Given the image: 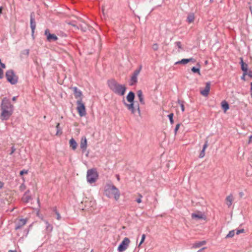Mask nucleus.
Listing matches in <instances>:
<instances>
[{
  "label": "nucleus",
  "instance_id": "nucleus-12",
  "mask_svg": "<svg viewBox=\"0 0 252 252\" xmlns=\"http://www.w3.org/2000/svg\"><path fill=\"white\" fill-rule=\"evenodd\" d=\"M80 147L82 150V153H84L87 148V140L85 136L81 137L80 143Z\"/></svg>",
  "mask_w": 252,
  "mask_h": 252
},
{
  "label": "nucleus",
  "instance_id": "nucleus-19",
  "mask_svg": "<svg viewBox=\"0 0 252 252\" xmlns=\"http://www.w3.org/2000/svg\"><path fill=\"white\" fill-rule=\"evenodd\" d=\"M240 60H241L240 64L241 65L242 70L244 71V72H247L248 66V64L247 63H245L243 62V60L242 58H240Z\"/></svg>",
  "mask_w": 252,
  "mask_h": 252
},
{
  "label": "nucleus",
  "instance_id": "nucleus-56",
  "mask_svg": "<svg viewBox=\"0 0 252 252\" xmlns=\"http://www.w3.org/2000/svg\"><path fill=\"white\" fill-rule=\"evenodd\" d=\"M102 11L103 15H104L105 14V13H104V8L103 7H102Z\"/></svg>",
  "mask_w": 252,
  "mask_h": 252
},
{
  "label": "nucleus",
  "instance_id": "nucleus-2",
  "mask_svg": "<svg viewBox=\"0 0 252 252\" xmlns=\"http://www.w3.org/2000/svg\"><path fill=\"white\" fill-rule=\"evenodd\" d=\"M107 85L110 90L115 94L120 96L125 94L126 89L125 85L120 84L113 79L108 80Z\"/></svg>",
  "mask_w": 252,
  "mask_h": 252
},
{
  "label": "nucleus",
  "instance_id": "nucleus-32",
  "mask_svg": "<svg viewBox=\"0 0 252 252\" xmlns=\"http://www.w3.org/2000/svg\"><path fill=\"white\" fill-rule=\"evenodd\" d=\"M191 71L194 73H198L200 74V69L199 68H196L195 67H193L191 68Z\"/></svg>",
  "mask_w": 252,
  "mask_h": 252
},
{
  "label": "nucleus",
  "instance_id": "nucleus-24",
  "mask_svg": "<svg viewBox=\"0 0 252 252\" xmlns=\"http://www.w3.org/2000/svg\"><path fill=\"white\" fill-rule=\"evenodd\" d=\"M92 206H84V207L82 208H80V210L85 211H88L89 213L92 212Z\"/></svg>",
  "mask_w": 252,
  "mask_h": 252
},
{
  "label": "nucleus",
  "instance_id": "nucleus-51",
  "mask_svg": "<svg viewBox=\"0 0 252 252\" xmlns=\"http://www.w3.org/2000/svg\"><path fill=\"white\" fill-rule=\"evenodd\" d=\"M57 216V219L60 220L61 218L60 215L58 213H56Z\"/></svg>",
  "mask_w": 252,
  "mask_h": 252
},
{
  "label": "nucleus",
  "instance_id": "nucleus-20",
  "mask_svg": "<svg viewBox=\"0 0 252 252\" xmlns=\"http://www.w3.org/2000/svg\"><path fill=\"white\" fill-rule=\"evenodd\" d=\"M69 145L73 150H75L76 149L77 144L73 138H71L69 140Z\"/></svg>",
  "mask_w": 252,
  "mask_h": 252
},
{
  "label": "nucleus",
  "instance_id": "nucleus-9",
  "mask_svg": "<svg viewBox=\"0 0 252 252\" xmlns=\"http://www.w3.org/2000/svg\"><path fill=\"white\" fill-rule=\"evenodd\" d=\"M141 68L142 66H140L138 69H137L135 70H134L130 78V86H133L137 82V76L139 74L141 70Z\"/></svg>",
  "mask_w": 252,
  "mask_h": 252
},
{
  "label": "nucleus",
  "instance_id": "nucleus-48",
  "mask_svg": "<svg viewBox=\"0 0 252 252\" xmlns=\"http://www.w3.org/2000/svg\"><path fill=\"white\" fill-rule=\"evenodd\" d=\"M24 52H25V54H26L27 56H28L29 54V49H26L24 51Z\"/></svg>",
  "mask_w": 252,
  "mask_h": 252
},
{
  "label": "nucleus",
  "instance_id": "nucleus-3",
  "mask_svg": "<svg viewBox=\"0 0 252 252\" xmlns=\"http://www.w3.org/2000/svg\"><path fill=\"white\" fill-rule=\"evenodd\" d=\"M104 193L110 198L114 197L116 200H118L120 196L118 189L112 184H107L106 185Z\"/></svg>",
  "mask_w": 252,
  "mask_h": 252
},
{
  "label": "nucleus",
  "instance_id": "nucleus-22",
  "mask_svg": "<svg viewBox=\"0 0 252 252\" xmlns=\"http://www.w3.org/2000/svg\"><path fill=\"white\" fill-rule=\"evenodd\" d=\"M206 243V242L205 241L197 242L193 244V247L194 248H198L201 247L202 246L205 245Z\"/></svg>",
  "mask_w": 252,
  "mask_h": 252
},
{
  "label": "nucleus",
  "instance_id": "nucleus-57",
  "mask_svg": "<svg viewBox=\"0 0 252 252\" xmlns=\"http://www.w3.org/2000/svg\"><path fill=\"white\" fill-rule=\"evenodd\" d=\"M8 252H17L16 250H9Z\"/></svg>",
  "mask_w": 252,
  "mask_h": 252
},
{
  "label": "nucleus",
  "instance_id": "nucleus-35",
  "mask_svg": "<svg viewBox=\"0 0 252 252\" xmlns=\"http://www.w3.org/2000/svg\"><path fill=\"white\" fill-rule=\"evenodd\" d=\"M168 117L170 120V122L171 123V124H173L174 123V121H173V113H171L169 115H168Z\"/></svg>",
  "mask_w": 252,
  "mask_h": 252
},
{
  "label": "nucleus",
  "instance_id": "nucleus-28",
  "mask_svg": "<svg viewBox=\"0 0 252 252\" xmlns=\"http://www.w3.org/2000/svg\"><path fill=\"white\" fill-rule=\"evenodd\" d=\"M79 27H80L81 30L84 32L86 31V30L87 29V25L84 23H83V24H80Z\"/></svg>",
  "mask_w": 252,
  "mask_h": 252
},
{
  "label": "nucleus",
  "instance_id": "nucleus-7",
  "mask_svg": "<svg viewBox=\"0 0 252 252\" xmlns=\"http://www.w3.org/2000/svg\"><path fill=\"white\" fill-rule=\"evenodd\" d=\"M77 110L80 117L85 116L86 115V108L82 100H77Z\"/></svg>",
  "mask_w": 252,
  "mask_h": 252
},
{
  "label": "nucleus",
  "instance_id": "nucleus-39",
  "mask_svg": "<svg viewBox=\"0 0 252 252\" xmlns=\"http://www.w3.org/2000/svg\"><path fill=\"white\" fill-rule=\"evenodd\" d=\"M47 229L48 231L51 232L53 229V227L51 225H50L49 224H48V225L47 226Z\"/></svg>",
  "mask_w": 252,
  "mask_h": 252
},
{
  "label": "nucleus",
  "instance_id": "nucleus-33",
  "mask_svg": "<svg viewBox=\"0 0 252 252\" xmlns=\"http://www.w3.org/2000/svg\"><path fill=\"white\" fill-rule=\"evenodd\" d=\"M56 128H57V133H56V135H58L59 134H61L62 133V131L61 130V129H60V124L59 123H58L57 126H56Z\"/></svg>",
  "mask_w": 252,
  "mask_h": 252
},
{
  "label": "nucleus",
  "instance_id": "nucleus-16",
  "mask_svg": "<svg viewBox=\"0 0 252 252\" xmlns=\"http://www.w3.org/2000/svg\"><path fill=\"white\" fill-rule=\"evenodd\" d=\"M28 220L27 219H20L17 220L16 225L15 226L16 229H18L25 225Z\"/></svg>",
  "mask_w": 252,
  "mask_h": 252
},
{
  "label": "nucleus",
  "instance_id": "nucleus-50",
  "mask_svg": "<svg viewBox=\"0 0 252 252\" xmlns=\"http://www.w3.org/2000/svg\"><path fill=\"white\" fill-rule=\"evenodd\" d=\"M247 74H248L250 77H252V72L249 71Z\"/></svg>",
  "mask_w": 252,
  "mask_h": 252
},
{
  "label": "nucleus",
  "instance_id": "nucleus-8",
  "mask_svg": "<svg viewBox=\"0 0 252 252\" xmlns=\"http://www.w3.org/2000/svg\"><path fill=\"white\" fill-rule=\"evenodd\" d=\"M130 242V241L129 239L127 237H125L119 246L118 248V251L122 252L126 251L128 247Z\"/></svg>",
  "mask_w": 252,
  "mask_h": 252
},
{
  "label": "nucleus",
  "instance_id": "nucleus-44",
  "mask_svg": "<svg viewBox=\"0 0 252 252\" xmlns=\"http://www.w3.org/2000/svg\"><path fill=\"white\" fill-rule=\"evenodd\" d=\"M247 72H244L243 76L241 77L242 80H245V76L247 75Z\"/></svg>",
  "mask_w": 252,
  "mask_h": 252
},
{
  "label": "nucleus",
  "instance_id": "nucleus-10",
  "mask_svg": "<svg viewBox=\"0 0 252 252\" xmlns=\"http://www.w3.org/2000/svg\"><path fill=\"white\" fill-rule=\"evenodd\" d=\"M191 218L192 219L195 220H205L206 219V216L205 214V213L197 211L191 214Z\"/></svg>",
  "mask_w": 252,
  "mask_h": 252
},
{
  "label": "nucleus",
  "instance_id": "nucleus-21",
  "mask_svg": "<svg viewBox=\"0 0 252 252\" xmlns=\"http://www.w3.org/2000/svg\"><path fill=\"white\" fill-rule=\"evenodd\" d=\"M221 107L225 112L229 108V104L225 100H223L221 102Z\"/></svg>",
  "mask_w": 252,
  "mask_h": 252
},
{
  "label": "nucleus",
  "instance_id": "nucleus-29",
  "mask_svg": "<svg viewBox=\"0 0 252 252\" xmlns=\"http://www.w3.org/2000/svg\"><path fill=\"white\" fill-rule=\"evenodd\" d=\"M188 63H189L188 59H183L181 60L180 61L177 62L176 63L186 64Z\"/></svg>",
  "mask_w": 252,
  "mask_h": 252
},
{
  "label": "nucleus",
  "instance_id": "nucleus-36",
  "mask_svg": "<svg viewBox=\"0 0 252 252\" xmlns=\"http://www.w3.org/2000/svg\"><path fill=\"white\" fill-rule=\"evenodd\" d=\"M152 49L154 51H157L158 49V45L157 43H154L152 45Z\"/></svg>",
  "mask_w": 252,
  "mask_h": 252
},
{
  "label": "nucleus",
  "instance_id": "nucleus-59",
  "mask_svg": "<svg viewBox=\"0 0 252 252\" xmlns=\"http://www.w3.org/2000/svg\"><path fill=\"white\" fill-rule=\"evenodd\" d=\"M251 91L252 92V82L251 83Z\"/></svg>",
  "mask_w": 252,
  "mask_h": 252
},
{
  "label": "nucleus",
  "instance_id": "nucleus-43",
  "mask_svg": "<svg viewBox=\"0 0 252 252\" xmlns=\"http://www.w3.org/2000/svg\"><path fill=\"white\" fill-rule=\"evenodd\" d=\"M0 68H1V69H2V68H5V64H4L3 63H0Z\"/></svg>",
  "mask_w": 252,
  "mask_h": 252
},
{
  "label": "nucleus",
  "instance_id": "nucleus-40",
  "mask_svg": "<svg viewBox=\"0 0 252 252\" xmlns=\"http://www.w3.org/2000/svg\"><path fill=\"white\" fill-rule=\"evenodd\" d=\"M15 150L16 149L14 147V146H12L11 148V152L10 153V155H12V154H13L15 152Z\"/></svg>",
  "mask_w": 252,
  "mask_h": 252
},
{
  "label": "nucleus",
  "instance_id": "nucleus-26",
  "mask_svg": "<svg viewBox=\"0 0 252 252\" xmlns=\"http://www.w3.org/2000/svg\"><path fill=\"white\" fill-rule=\"evenodd\" d=\"M227 203H229V205H231L233 200V197L232 194H230L226 198Z\"/></svg>",
  "mask_w": 252,
  "mask_h": 252
},
{
  "label": "nucleus",
  "instance_id": "nucleus-15",
  "mask_svg": "<svg viewBox=\"0 0 252 252\" xmlns=\"http://www.w3.org/2000/svg\"><path fill=\"white\" fill-rule=\"evenodd\" d=\"M30 26L32 29V34L34 33L36 28V23L34 19V14L33 13L31 14Z\"/></svg>",
  "mask_w": 252,
  "mask_h": 252
},
{
  "label": "nucleus",
  "instance_id": "nucleus-52",
  "mask_svg": "<svg viewBox=\"0 0 252 252\" xmlns=\"http://www.w3.org/2000/svg\"><path fill=\"white\" fill-rule=\"evenodd\" d=\"M3 186V184L0 181V189L2 188Z\"/></svg>",
  "mask_w": 252,
  "mask_h": 252
},
{
  "label": "nucleus",
  "instance_id": "nucleus-6",
  "mask_svg": "<svg viewBox=\"0 0 252 252\" xmlns=\"http://www.w3.org/2000/svg\"><path fill=\"white\" fill-rule=\"evenodd\" d=\"M5 76L7 81L12 85L16 84L18 82V77L12 70H7L6 72Z\"/></svg>",
  "mask_w": 252,
  "mask_h": 252
},
{
  "label": "nucleus",
  "instance_id": "nucleus-5",
  "mask_svg": "<svg viewBox=\"0 0 252 252\" xmlns=\"http://www.w3.org/2000/svg\"><path fill=\"white\" fill-rule=\"evenodd\" d=\"M98 178V174L95 169H90L87 171V180L90 184L95 183Z\"/></svg>",
  "mask_w": 252,
  "mask_h": 252
},
{
  "label": "nucleus",
  "instance_id": "nucleus-42",
  "mask_svg": "<svg viewBox=\"0 0 252 252\" xmlns=\"http://www.w3.org/2000/svg\"><path fill=\"white\" fill-rule=\"evenodd\" d=\"M3 72L2 69H1V68H0V79L2 78L3 77Z\"/></svg>",
  "mask_w": 252,
  "mask_h": 252
},
{
  "label": "nucleus",
  "instance_id": "nucleus-34",
  "mask_svg": "<svg viewBox=\"0 0 252 252\" xmlns=\"http://www.w3.org/2000/svg\"><path fill=\"white\" fill-rule=\"evenodd\" d=\"M235 234V232L234 230L230 231L229 233L227 235L226 237L227 238H230L234 236Z\"/></svg>",
  "mask_w": 252,
  "mask_h": 252
},
{
  "label": "nucleus",
  "instance_id": "nucleus-11",
  "mask_svg": "<svg viewBox=\"0 0 252 252\" xmlns=\"http://www.w3.org/2000/svg\"><path fill=\"white\" fill-rule=\"evenodd\" d=\"M45 35L46 36L47 40L49 42L56 41L58 40V37L54 34H51L49 29H46L45 31Z\"/></svg>",
  "mask_w": 252,
  "mask_h": 252
},
{
  "label": "nucleus",
  "instance_id": "nucleus-18",
  "mask_svg": "<svg viewBox=\"0 0 252 252\" xmlns=\"http://www.w3.org/2000/svg\"><path fill=\"white\" fill-rule=\"evenodd\" d=\"M207 147H208V140H206V141L203 146L202 150L201 151L200 155L199 156V158H203L205 156V151Z\"/></svg>",
  "mask_w": 252,
  "mask_h": 252
},
{
  "label": "nucleus",
  "instance_id": "nucleus-46",
  "mask_svg": "<svg viewBox=\"0 0 252 252\" xmlns=\"http://www.w3.org/2000/svg\"><path fill=\"white\" fill-rule=\"evenodd\" d=\"M244 232V229L238 230L237 231L236 234H239L240 233H242V232Z\"/></svg>",
  "mask_w": 252,
  "mask_h": 252
},
{
  "label": "nucleus",
  "instance_id": "nucleus-17",
  "mask_svg": "<svg viewBox=\"0 0 252 252\" xmlns=\"http://www.w3.org/2000/svg\"><path fill=\"white\" fill-rule=\"evenodd\" d=\"M137 95L139 101L140 103L142 104H145V101L144 99V96L143 95V93L141 90H138L137 92Z\"/></svg>",
  "mask_w": 252,
  "mask_h": 252
},
{
  "label": "nucleus",
  "instance_id": "nucleus-25",
  "mask_svg": "<svg viewBox=\"0 0 252 252\" xmlns=\"http://www.w3.org/2000/svg\"><path fill=\"white\" fill-rule=\"evenodd\" d=\"M31 199V197L27 194L25 193L23 196L22 199L24 203H28L29 200Z\"/></svg>",
  "mask_w": 252,
  "mask_h": 252
},
{
  "label": "nucleus",
  "instance_id": "nucleus-45",
  "mask_svg": "<svg viewBox=\"0 0 252 252\" xmlns=\"http://www.w3.org/2000/svg\"><path fill=\"white\" fill-rule=\"evenodd\" d=\"M188 60L189 61V62H192L193 63H195V59H194L193 58H189V59H188Z\"/></svg>",
  "mask_w": 252,
  "mask_h": 252
},
{
  "label": "nucleus",
  "instance_id": "nucleus-55",
  "mask_svg": "<svg viewBox=\"0 0 252 252\" xmlns=\"http://www.w3.org/2000/svg\"><path fill=\"white\" fill-rule=\"evenodd\" d=\"M16 96H14V97H12V100L13 101H15V100H16Z\"/></svg>",
  "mask_w": 252,
  "mask_h": 252
},
{
  "label": "nucleus",
  "instance_id": "nucleus-38",
  "mask_svg": "<svg viewBox=\"0 0 252 252\" xmlns=\"http://www.w3.org/2000/svg\"><path fill=\"white\" fill-rule=\"evenodd\" d=\"M180 125H181L180 124H178L176 126V127H175V130H174L175 134L177 133V132L178 130V129H179V127L180 126Z\"/></svg>",
  "mask_w": 252,
  "mask_h": 252
},
{
  "label": "nucleus",
  "instance_id": "nucleus-54",
  "mask_svg": "<svg viewBox=\"0 0 252 252\" xmlns=\"http://www.w3.org/2000/svg\"><path fill=\"white\" fill-rule=\"evenodd\" d=\"M252 138V135L251 136H250L249 137V141L248 142L249 143H250L251 142Z\"/></svg>",
  "mask_w": 252,
  "mask_h": 252
},
{
  "label": "nucleus",
  "instance_id": "nucleus-58",
  "mask_svg": "<svg viewBox=\"0 0 252 252\" xmlns=\"http://www.w3.org/2000/svg\"><path fill=\"white\" fill-rule=\"evenodd\" d=\"M2 7H0V15L2 13Z\"/></svg>",
  "mask_w": 252,
  "mask_h": 252
},
{
  "label": "nucleus",
  "instance_id": "nucleus-60",
  "mask_svg": "<svg viewBox=\"0 0 252 252\" xmlns=\"http://www.w3.org/2000/svg\"><path fill=\"white\" fill-rule=\"evenodd\" d=\"M251 95V96L252 97V92Z\"/></svg>",
  "mask_w": 252,
  "mask_h": 252
},
{
  "label": "nucleus",
  "instance_id": "nucleus-30",
  "mask_svg": "<svg viewBox=\"0 0 252 252\" xmlns=\"http://www.w3.org/2000/svg\"><path fill=\"white\" fill-rule=\"evenodd\" d=\"M142 198V196L140 194H138V197L137 198L135 199V201L139 204L140 203H141L142 201H141V198Z\"/></svg>",
  "mask_w": 252,
  "mask_h": 252
},
{
  "label": "nucleus",
  "instance_id": "nucleus-37",
  "mask_svg": "<svg viewBox=\"0 0 252 252\" xmlns=\"http://www.w3.org/2000/svg\"><path fill=\"white\" fill-rule=\"evenodd\" d=\"M176 45L178 47V48L180 49H182V44L180 41H177L175 43Z\"/></svg>",
  "mask_w": 252,
  "mask_h": 252
},
{
  "label": "nucleus",
  "instance_id": "nucleus-41",
  "mask_svg": "<svg viewBox=\"0 0 252 252\" xmlns=\"http://www.w3.org/2000/svg\"><path fill=\"white\" fill-rule=\"evenodd\" d=\"M27 173H28V171L26 170H23L21 171L20 172V174L21 175H22L24 174H27Z\"/></svg>",
  "mask_w": 252,
  "mask_h": 252
},
{
  "label": "nucleus",
  "instance_id": "nucleus-4",
  "mask_svg": "<svg viewBox=\"0 0 252 252\" xmlns=\"http://www.w3.org/2000/svg\"><path fill=\"white\" fill-rule=\"evenodd\" d=\"M135 94L132 92H130L126 96V99L130 103L127 104L125 103V105L127 107V109L131 111V113L134 114L136 112V109L134 107V99Z\"/></svg>",
  "mask_w": 252,
  "mask_h": 252
},
{
  "label": "nucleus",
  "instance_id": "nucleus-14",
  "mask_svg": "<svg viewBox=\"0 0 252 252\" xmlns=\"http://www.w3.org/2000/svg\"><path fill=\"white\" fill-rule=\"evenodd\" d=\"M210 82L206 83L205 87L203 90H200V93L204 96H208L210 90Z\"/></svg>",
  "mask_w": 252,
  "mask_h": 252
},
{
  "label": "nucleus",
  "instance_id": "nucleus-53",
  "mask_svg": "<svg viewBox=\"0 0 252 252\" xmlns=\"http://www.w3.org/2000/svg\"><path fill=\"white\" fill-rule=\"evenodd\" d=\"M116 178H117V179L118 180V181H120V176L119 175H116Z\"/></svg>",
  "mask_w": 252,
  "mask_h": 252
},
{
  "label": "nucleus",
  "instance_id": "nucleus-49",
  "mask_svg": "<svg viewBox=\"0 0 252 252\" xmlns=\"http://www.w3.org/2000/svg\"><path fill=\"white\" fill-rule=\"evenodd\" d=\"M136 109L138 111V113L139 114H140V108H139V106L138 105L137 107H136Z\"/></svg>",
  "mask_w": 252,
  "mask_h": 252
},
{
  "label": "nucleus",
  "instance_id": "nucleus-27",
  "mask_svg": "<svg viewBox=\"0 0 252 252\" xmlns=\"http://www.w3.org/2000/svg\"><path fill=\"white\" fill-rule=\"evenodd\" d=\"M178 103L180 105L182 112H184V111H185L184 102L183 100L179 99L178 100Z\"/></svg>",
  "mask_w": 252,
  "mask_h": 252
},
{
  "label": "nucleus",
  "instance_id": "nucleus-23",
  "mask_svg": "<svg viewBox=\"0 0 252 252\" xmlns=\"http://www.w3.org/2000/svg\"><path fill=\"white\" fill-rule=\"evenodd\" d=\"M194 19V14L192 13L189 14L187 17V21L188 23H190L193 22Z\"/></svg>",
  "mask_w": 252,
  "mask_h": 252
},
{
  "label": "nucleus",
  "instance_id": "nucleus-47",
  "mask_svg": "<svg viewBox=\"0 0 252 252\" xmlns=\"http://www.w3.org/2000/svg\"><path fill=\"white\" fill-rule=\"evenodd\" d=\"M68 24L69 25H70L72 26L76 27V25H75V24L74 23V22H69V23H68Z\"/></svg>",
  "mask_w": 252,
  "mask_h": 252
},
{
  "label": "nucleus",
  "instance_id": "nucleus-31",
  "mask_svg": "<svg viewBox=\"0 0 252 252\" xmlns=\"http://www.w3.org/2000/svg\"><path fill=\"white\" fill-rule=\"evenodd\" d=\"M145 238H146V235H145V234H143L142 235L141 240L140 241V242L139 243V244L138 246V247H140V246L142 244V243L144 242Z\"/></svg>",
  "mask_w": 252,
  "mask_h": 252
},
{
  "label": "nucleus",
  "instance_id": "nucleus-1",
  "mask_svg": "<svg viewBox=\"0 0 252 252\" xmlns=\"http://www.w3.org/2000/svg\"><path fill=\"white\" fill-rule=\"evenodd\" d=\"M1 114L0 118L2 121L8 120L12 116L14 111V106L11 104L9 99L7 97H4L1 101Z\"/></svg>",
  "mask_w": 252,
  "mask_h": 252
},
{
  "label": "nucleus",
  "instance_id": "nucleus-13",
  "mask_svg": "<svg viewBox=\"0 0 252 252\" xmlns=\"http://www.w3.org/2000/svg\"><path fill=\"white\" fill-rule=\"evenodd\" d=\"M71 89L73 91L75 98L77 100H82L83 94L82 92L78 90L76 87H72Z\"/></svg>",
  "mask_w": 252,
  "mask_h": 252
}]
</instances>
